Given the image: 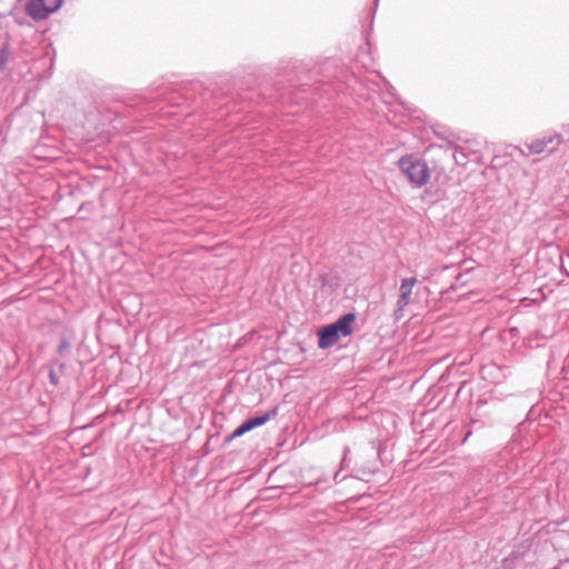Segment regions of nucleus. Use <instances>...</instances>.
<instances>
[{"instance_id":"nucleus-5","label":"nucleus","mask_w":569,"mask_h":569,"mask_svg":"<svg viewBox=\"0 0 569 569\" xmlns=\"http://www.w3.org/2000/svg\"><path fill=\"white\" fill-rule=\"evenodd\" d=\"M416 283H417V278H415V277L405 278L401 281L400 289H399L400 296H399V300H398V305L400 307H406L407 305H409L410 296L412 293V289L416 286Z\"/></svg>"},{"instance_id":"nucleus-9","label":"nucleus","mask_w":569,"mask_h":569,"mask_svg":"<svg viewBox=\"0 0 569 569\" xmlns=\"http://www.w3.org/2000/svg\"><path fill=\"white\" fill-rule=\"evenodd\" d=\"M70 343L66 340L61 341V343L59 345V352L61 355L66 353V352H69L70 351Z\"/></svg>"},{"instance_id":"nucleus-6","label":"nucleus","mask_w":569,"mask_h":569,"mask_svg":"<svg viewBox=\"0 0 569 569\" xmlns=\"http://www.w3.org/2000/svg\"><path fill=\"white\" fill-rule=\"evenodd\" d=\"M62 0H38V19L44 18L61 7Z\"/></svg>"},{"instance_id":"nucleus-4","label":"nucleus","mask_w":569,"mask_h":569,"mask_svg":"<svg viewBox=\"0 0 569 569\" xmlns=\"http://www.w3.org/2000/svg\"><path fill=\"white\" fill-rule=\"evenodd\" d=\"M559 143H560V137L556 134V136L543 137L541 139H536L529 143L528 148L532 153H541L545 150H547L549 144H555V147H556Z\"/></svg>"},{"instance_id":"nucleus-3","label":"nucleus","mask_w":569,"mask_h":569,"mask_svg":"<svg viewBox=\"0 0 569 569\" xmlns=\"http://www.w3.org/2000/svg\"><path fill=\"white\" fill-rule=\"evenodd\" d=\"M276 412H268V413H264L263 416H260V417H256V418H252V419H249L247 421H244L242 425H240L231 435V439L233 438H237V437H240L242 436L243 433L252 430L253 428H257V427H260L262 425H264L267 421L270 420V418L272 416H274Z\"/></svg>"},{"instance_id":"nucleus-7","label":"nucleus","mask_w":569,"mask_h":569,"mask_svg":"<svg viewBox=\"0 0 569 569\" xmlns=\"http://www.w3.org/2000/svg\"><path fill=\"white\" fill-rule=\"evenodd\" d=\"M9 57V39L0 33V68L4 66Z\"/></svg>"},{"instance_id":"nucleus-8","label":"nucleus","mask_w":569,"mask_h":569,"mask_svg":"<svg viewBox=\"0 0 569 569\" xmlns=\"http://www.w3.org/2000/svg\"><path fill=\"white\" fill-rule=\"evenodd\" d=\"M33 1L34 0H29L26 9L30 17L36 18V4Z\"/></svg>"},{"instance_id":"nucleus-1","label":"nucleus","mask_w":569,"mask_h":569,"mask_svg":"<svg viewBox=\"0 0 569 569\" xmlns=\"http://www.w3.org/2000/svg\"><path fill=\"white\" fill-rule=\"evenodd\" d=\"M356 315L350 312L340 317L336 322L322 327L318 332V347L328 349L335 346L341 338L353 333Z\"/></svg>"},{"instance_id":"nucleus-2","label":"nucleus","mask_w":569,"mask_h":569,"mask_svg":"<svg viewBox=\"0 0 569 569\" xmlns=\"http://www.w3.org/2000/svg\"><path fill=\"white\" fill-rule=\"evenodd\" d=\"M399 169L407 176L410 182L417 187H422L430 179L428 164L413 156H403L398 161Z\"/></svg>"}]
</instances>
